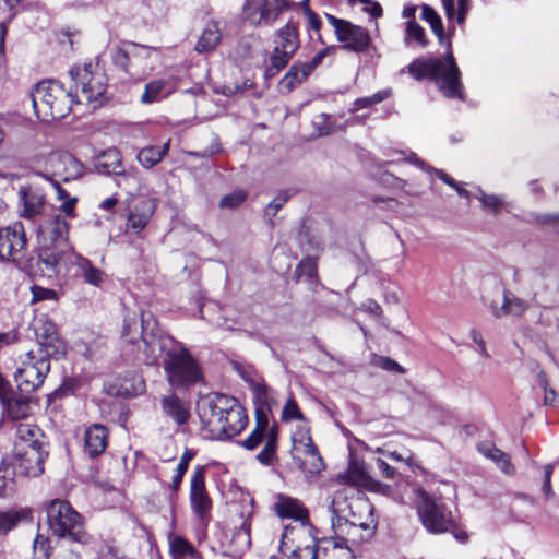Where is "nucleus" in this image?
Returning <instances> with one entry per match:
<instances>
[{"label":"nucleus","mask_w":559,"mask_h":559,"mask_svg":"<svg viewBox=\"0 0 559 559\" xmlns=\"http://www.w3.org/2000/svg\"><path fill=\"white\" fill-rule=\"evenodd\" d=\"M142 343L146 365H155L165 353L164 370L171 386L187 388L202 379L201 368L188 348L166 335L153 318L142 316Z\"/></svg>","instance_id":"f257e3e1"},{"label":"nucleus","mask_w":559,"mask_h":559,"mask_svg":"<svg viewBox=\"0 0 559 559\" xmlns=\"http://www.w3.org/2000/svg\"><path fill=\"white\" fill-rule=\"evenodd\" d=\"M202 429L211 439L223 440L239 435L248 424L245 407L228 395L210 393L197 404Z\"/></svg>","instance_id":"f03ea898"},{"label":"nucleus","mask_w":559,"mask_h":559,"mask_svg":"<svg viewBox=\"0 0 559 559\" xmlns=\"http://www.w3.org/2000/svg\"><path fill=\"white\" fill-rule=\"evenodd\" d=\"M408 72L418 81L424 79L432 80L440 92L448 98H464L461 72L451 51L450 44L443 59H415L409 63Z\"/></svg>","instance_id":"7ed1b4c3"},{"label":"nucleus","mask_w":559,"mask_h":559,"mask_svg":"<svg viewBox=\"0 0 559 559\" xmlns=\"http://www.w3.org/2000/svg\"><path fill=\"white\" fill-rule=\"evenodd\" d=\"M41 243L39 264L51 274H58L66 257L74 252L69 242V223L61 215H53L38 228Z\"/></svg>","instance_id":"20e7f679"},{"label":"nucleus","mask_w":559,"mask_h":559,"mask_svg":"<svg viewBox=\"0 0 559 559\" xmlns=\"http://www.w3.org/2000/svg\"><path fill=\"white\" fill-rule=\"evenodd\" d=\"M71 91L76 104L90 105L93 109L103 105L107 91V75L98 64L86 63L70 70Z\"/></svg>","instance_id":"39448f33"},{"label":"nucleus","mask_w":559,"mask_h":559,"mask_svg":"<svg viewBox=\"0 0 559 559\" xmlns=\"http://www.w3.org/2000/svg\"><path fill=\"white\" fill-rule=\"evenodd\" d=\"M74 102L72 91L66 92L57 81L40 82L32 93L35 114L46 122L64 118Z\"/></svg>","instance_id":"423d86ee"},{"label":"nucleus","mask_w":559,"mask_h":559,"mask_svg":"<svg viewBox=\"0 0 559 559\" xmlns=\"http://www.w3.org/2000/svg\"><path fill=\"white\" fill-rule=\"evenodd\" d=\"M418 497L417 513L421 524L429 533L451 532L457 542L462 544L467 542V533L455 524L451 511L443 502L424 490H418Z\"/></svg>","instance_id":"0eeeda50"},{"label":"nucleus","mask_w":559,"mask_h":559,"mask_svg":"<svg viewBox=\"0 0 559 559\" xmlns=\"http://www.w3.org/2000/svg\"><path fill=\"white\" fill-rule=\"evenodd\" d=\"M46 514L51 532L69 540L85 544L88 539L83 519L72 506L61 499H53L46 506Z\"/></svg>","instance_id":"6e6552de"},{"label":"nucleus","mask_w":559,"mask_h":559,"mask_svg":"<svg viewBox=\"0 0 559 559\" xmlns=\"http://www.w3.org/2000/svg\"><path fill=\"white\" fill-rule=\"evenodd\" d=\"M273 44L270 64L265 69L269 76H273L283 70L298 50L300 46L298 23L289 20L275 33Z\"/></svg>","instance_id":"1a4fd4ad"},{"label":"nucleus","mask_w":559,"mask_h":559,"mask_svg":"<svg viewBox=\"0 0 559 559\" xmlns=\"http://www.w3.org/2000/svg\"><path fill=\"white\" fill-rule=\"evenodd\" d=\"M329 24L334 28L336 39L343 44L345 50L361 53L371 47V37L369 32L359 25L332 14H325Z\"/></svg>","instance_id":"9d476101"},{"label":"nucleus","mask_w":559,"mask_h":559,"mask_svg":"<svg viewBox=\"0 0 559 559\" xmlns=\"http://www.w3.org/2000/svg\"><path fill=\"white\" fill-rule=\"evenodd\" d=\"M49 356L41 355L36 358L32 352L14 373L17 389L22 393H32L40 388L50 370Z\"/></svg>","instance_id":"9b49d317"},{"label":"nucleus","mask_w":559,"mask_h":559,"mask_svg":"<svg viewBox=\"0 0 559 559\" xmlns=\"http://www.w3.org/2000/svg\"><path fill=\"white\" fill-rule=\"evenodd\" d=\"M27 253V237L21 222L0 228V259L21 262Z\"/></svg>","instance_id":"f8f14e48"},{"label":"nucleus","mask_w":559,"mask_h":559,"mask_svg":"<svg viewBox=\"0 0 559 559\" xmlns=\"http://www.w3.org/2000/svg\"><path fill=\"white\" fill-rule=\"evenodd\" d=\"M33 328L44 355L60 358L66 354V344L60 338L56 324L49 318L45 314L36 316Z\"/></svg>","instance_id":"ddd939ff"},{"label":"nucleus","mask_w":559,"mask_h":559,"mask_svg":"<svg viewBox=\"0 0 559 559\" xmlns=\"http://www.w3.org/2000/svg\"><path fill=\"white\" fill-rule=\"evenodd\" d=\"M290 5L288 0H247L243 14L253 25H271Z\"/></svg>","instance_id":"4468645a"},{"label":"nucleus","mask_w":559,"mask_h":559,"mask_svg":"<svg viewBox=\"0 0 559 559\" xmlns=\"http://www.w3.org/2000/svg\"><path fill=\"white\" fill-rule=\"evenodd\" d=\"M190 504L194 514L202 522L207 521L212 501L205 488V468L197 466L190 484Z\"/></svg>","instance_id":"2eb2a0df"},{"label":"nucleus","mask_w":559,"mask_h":559,"mask_svg":"<svg viewBox=\"0 0 559 559\" xmlns=\"http://www.w3.org/2000/svg\"><path fill=\"white\" fill-rule=\"evenodd\" d=\"M47 456V448L13 451L11 464L16 468L19 475L37 477L44 472V462Z\"/></svg>","instance_id":"dca6fc26"},{"label":"nucleus","mask_w":559,"mask_h":559,"mask_svg":"<svg viewBox=\"0 0 559 559\" xmlns=\"http://www.w3.org/2000/svg\"><path fill=\"white\" fill-rule=\"evenodd\" d=\"M52 174L63 181L76 180L84 174L83 164L68 152H58L49 156L48 159Z\"/></svg>","instance_id":"f3484780"},{"label":"nucleus","mask_w":559,"mask_h":559,"mask_svg":"<svg viewBox=\"0 0 559 559\" xmlns=\"http://www.w3.org/2000/svg\"><path fill=\"white\" fill-rule=\"evenodd\" d=\"M274 511L280 518L299 521L304 530L309 526L308 510L297 500L285 495H278Z\"/></svg>","instance_id":"a211bd4d"},{"label":"nucleus","mask_w":559,"mask_h":559,"mask_svg":"<svg viewBox=\"0 0 559 559\" xmlns=\"http://www.w3.org/2000/svg\"><path fill=\"white\" fill-rule=\"evenodd\" d=\"M44 433L34 425L19 424L15 431L13 451H24L31 449H46Z\"/></svg>","instance_id":"6ab92c4d"},{"label":"nucleus","mask_w":559,"mask_h":559,"mask_svg":"<svg viewBox=\"0 0 559 559\" xmlns=\"http://www.w3.org/2000/svg\"><path fill=\"white\" fill-rule=\"evenodd\" d=\"M337 480L342 484L366 488L381 487V483L372 479L368 474L365 463L358 460H352L347 469L337 475Z\"/></svg>","instance_id":"aec40b11"},{"label":"nucleus","mask_w":559,"mask_h":559,"mask_svg":"<svg viewBox=\"0 0 559 559\" xmlns=\"http://www.w3.org/2000/svg\"><path fill=\"white\" fill-rule=\"evenodd\" d=\"M19 197L23 205L21 214L22 217L33 219L41 213L46 202V197L40 189L32 186L21 187L19 190Z\"/></svg>","instance_id":"412c9836"},{"label":"nucleus","mask_w":559,"mask_h":559,"mask_svg":"<svg viewBox=\"0 0 559 559\" xmlns=\"http://www.w3.org/2000/svg\"><path fill=\"white\" fill-rule=\"evenodd\" d=\"M527 309L528 302L510 290L503 292L501 306H498L496 302L490 304L491 314L496 319H501L506 316L522 317Z\"/></svg>","instance_id":"4be33fe9"},{"label":"nucleus","mask_w":559,"mask_h":559,"mask_svg":"<svg viewBox=\"0 0 559 559\" xmlns=\"http://www.w3.org/2000/svg\"><path fill=\"white\" fill-rule=\"evenodd\" d=\"M107 441V428L100 424H95L85 430L84 450L91 457H95L105 451Z\"/></svg>","instance_id":"5701e85b"},{"label":"nucleus","mask_w":559,"mask_h":559,"mask_svg":"<svg viewBox=\"0 0 559 559\" xmlns=\"http://www.w3.org/2000/svg\"><path fill=\"white\" fill-rule=\"evenodd\" d=\"M29 394L22 392L20 394H12L10 391L7 400H0L12 420L23 419L32 414V397Z\"/></svg>","instance_id":"b1692460"},{"label":"nucleus","mask_w":559,"mask_h":559,"mask_svg":"<svg viewBox=\"0 0 559 559\" xmlns=\"http://www.w3.org/2000/svg\"><path fill=\"white\" fill-rule=\"evenodd\" d=\"M160 406L164 414L178 425H185L190 417L189 404L175 394L164 396Z\"/></svg>","instance_id":"393cba45"},{"label":"nucleus","mask_w":559,"mask_h":559,"mask_svg":"<svg viewBox=\"0 0 559 559\" xmlns=\"http://www.w3.org/2000/svg\"><path fill=\"white\" fill-rule=\"evenodd\" d=\"M70 257L73 258L71 263L76 267L78 275L83 277L86 284L99 286L104 282L105 273L94 266L87 258L76 253L75 251L72 252Z\"/></svg>","instance_id":"a878e982"},{"label":"nucleus","mask_w":559,"mask_h":559,"mask_svg":"<svg viewBox=\"0 0 559 559\" xmlns=\"http://www.w3.org/2000/svg\"><path fill=\"white\" fill-rule=\"evenodd\" d=\"M177 87L173 79H158L145 85V91L142 94L143 103L160 102L170 95Z\"/></svg>","instance_id":"bb28decb"},{"label":"nucleus","mask_w":559,"mask_h":559,"mask_svg":"<svg viewBox=\"0 0 559 559\" xmlns=\"http://www.w3.org/2000/svg\"><path fill=\"white\" fill-rule=\"evenodd\" d=\"M478 451L488 460L492 461L507 475L515 472L509 454L498 449L492 442L485 441L477 445Z\"/></svg>","instance_id":"cd10ccee"},{"label":"nucleus","mask_w":559,"mask_h":559,"mask_svg":"<svg viewBox=\"0 0 559 559\" xmlns=\"http://www.w3.org/2000/svg\"><path fill=\"white\" fill-rule=\"evenodd\" d=\"M269 419L266 413L259 408L255 412V428L254 430L241 442L242 447L247 450L257 449L263 440H266V435L270 430Z\"/></svg>","instance_id":"c85d7f7f"},{"label":"nucleus","mask_w":559,"mask_h":559,"mask_svg":"<svg viewBox=\"0 0 559 559\" xmlns=\"http://www.w3.org/2000/svg\"><path fill=\"white\" fill-rule=\"evenodd\" d=\"M95 167L104 175H122L120 153L116 150H108L96 157Z\"/></svg>","instance_id":"c756f323"},{"label":"nucleus","mask_w":559,"mask_h":559,"mask_svg":"<svg viewBox=\"0 0 559 559\" xmlns=\"http://www.w3.org/2000/svg\"><path fill=\"white\" fill-rule=\"evenodd\" d=\"M240 518L242 519V521L240 525L236 527L231 536V544L235 547V551L243 552L248 550L251 545V523L250 514L245 516L243 513H241Z\"/></svg>","instance_id":"7c9ffc66"},{"label":"nucleus","mask_w":559,"mask_h":559,"mask_svg":"<svg viewBox=\"0 0 559 559\" xmlns=\"http://www.w3.org/2000/svg\"><path fill=\"white\" fill-rule=\"evenodd\" d=\"M447 20L456 21L457 24L465 22L471 8V0H441Z\"/></svg>","instance_id":"2f4dec72"},{"label":"nucleus","mask_w":559,"mask_h":559,"mask_svg":"<svg viewBox=\"0 0 559 559\" xmlns=\"http://www.w3.org/2000/svg\"><path fill=\"white\" fill-rule=\"evenodd\" d=\"M221 41V29L218 23L211 22L203 29L197 46L195 50L198 52H206L214 49L218 43Z\"/></svg>","instance_id":"473e14b6"},{"label":"nucleus","mask_w":559,"mask_h":559,"mask_svg":"<svg viewBox=\"0 0 559 559\" xmlns=\"http://www.w3.org/2000/svg\"><path fill=\"white\" fill-rule=\"evenodd\" d=\"M309 75V67H305L304 62H297L293 64L289 71L284 75L281 81V85L287 92H292L302 82H305Z\"/></svg>","instance_id":"72a5a7b5"},{"label":"nucleus","mask_w":559,"mask_h":559,"mask_svg":"<svg viewBox=\"0 0 559 559\" xmlns=\"http://www.w3.org/2000/svg\"><path fill=\"white\" fill-rule=\"evenodd\" d=\"M299 468L305 473L307 478L319 476L325 469V464L319 450L310 453L308 456L299 457Z\"/></svg>","instance_id":"f704fd0d"},{"label":"nucleus","mask_w":559,"mask_h":559,"mask_svg":"<svg viewBox=\"0 0 559 559\" xmlns=\"http://www.w3.org/2000/svg\"><path fill=\"white\" fill-rule=\"evenodd\" d=\"M28 510H8L0 512V535H5L21 521H29Z\"/></svg>","instance_id":"c9c22d12"},{"label":"nucleus","mask_w":559,"mask_h":559,"mask_svg":"<svg viewBox=\"0 0 559 559\" xmlns=\"http://www.w3.org/2000/svg\"><path fill=\"white\" fill-rule=\"evenodd\" d=\"M332 530L334 532L335 537L340 540L337 542L342 546H344L347 542L356 540V533L358 532V526L348 521V519L336 520V522L331 524Z\"/></svg>","instance_id":"e433bc0d"},{"label":"nucleus","mask_w":559,"mask_h":559,"mask_svg":"<svg viewBox=\"0 0 559 559\" xmlns=\"http://www.w3.org/2000/svg\"><path fill=\"white\" fill-rule=\"evenodd\" d=\"M277 450V429L272 426L266 435V440L262 451L257 455V460L263 465H271L276 459Z\"/></svg>","instance_id":"4c0bfd02"},{"label":"nucleus","mask_w":559,"mask_h":559,"mask_svg":"<svg viewBox=\"0 0 559 559\" xmlns=\"http://www.w3.org/2000/svg\"><path fill=\"white\" fill-rule=\"evenodd\" d=\"M293 444L294 451L296 452L295 456L299 460V457H305L310 455L318 450V447L314 444L309 430H300L298 433L293 436Z\"/></svg>","instance_id":"58836bf2"},{"label":"nucleus","mask_w":559,"mask_h":559,"mask_svg":"<svg viewBox=\"0 0 559 559\" xmlns=\"http://www.w3.org/2000/svg\"><path fill=\"white\" fill-rule=\"evenodd\" d=\"M19 474L16 468L3 461L0 464V497L11 495L15 489V475Z\"/></svg>","instance_id":"ea45409f"},{"label":"nucleus","mask_w":559,"mask_h":559,"mask_svg":"<svg viewBox=\"0 0 559 559\" xmlns=\"http://www.w3.org/2000/svg\"><path fill=\"white\" fill-rule=\"evenodd\" d=\"M170 550L175 558L191 557L195 559L201 555L190 542L181 536L170 539Z\"/></svg>","instance_id":"a19ab883"},{"label":"nucleus","mask_w":559,"mask_h":559,"mask_svg":"<svg viewBox=\"0 0 559 559\" xmlns=\"http://www.w3.org/2000/svg\"><path fill=\"white\" fill-rule=\"evenodd\" d=\"M138 45L132 41L123 43L117 47L112 53V61L124 72H129V61L131 55H136Z\"/></svg>","instance_id":"79ce46f5"},{"label":"nucleus","mask_w":559,"mask_h":559,"mask_svg":"<svg viewBox=\"0 0 559 559\" xmlns=\"http://www.w3.org/2000/svg\"><path fill=\"white\" fill-rule=\"evenodd\" d=\"M421 19L429 23L431 31L442 44L444 40V29L441 17L436 12V10L428 4H423Z\"/></svg>","instance_id":"37998d69"},{"label":"nucleus","mask_w":559,"mask_h":559,"mask_svg":"<svg viewBox=\"0 0 559 559\" xmlns=\"http://www.w3.org/2000/svg\"><path fill=\"white\" fill-rule=\"evenodd\" d=\"M290 193L288 191H280L275 198L266 205L264 210V222L271 226H275V216L278 211L285 205V203L289 200Z\"/></svg>","instance_id":"c03bdc74"},{"label":"nucleus","mask_w":559,"mask_h":559,"mask_svg":"<svg viewBox=\"0 0 559 559\" xmlns=\"http://www.w3.org/2000/svg\"><path fill=\"white\" fill-rule=\"evenodd\" d=\"M401 154L406 156V159L414 164L416 167L427 171V173H435L437 177L442 180L444 183L450 186L451 188H456V181L451 178L448 174H445L441 169H436L433 167L428 166L423 159L418 158L417 155L413 152L405 153L401 152Z\"/></svg>","instance_id":"a18cd8bd"},{"label":"nucleus","mask_w":559,"mask_h":559,"mask_svg":"<svg viewBox=\"0 0 559 559\" xmlns=\"http://www.w3.org/2000/svg\"><path fill=\"white\" fill-rule=\"evenodd\" d=\"M329 512L331 515V524L336 522V520L346 519L348 511L350 510L349 503L346 498L341 493H335V496L331 499L329 503Z\"/></svg>","instance_id":"49530a36"},{"label":"nucleus","mask_w":559,"mask_h":559,"mask_svg":"<svg viewBox=\"0 0 559 559\" xmlns=\"http://www.w3.org/2000/svg\"><path fill=\"white\" fill-rule=\"evenodd\" d=\"M169 142H166L160 147L148 146L142 148V166L151 168L158 164L162 158L168 153Z\"/></svg>","instance_id":"de8ad7c7"},{"label":"nucleus","mask_w":559,"mask_h":559,"mask_svg":"<svg viewBox=\"0 0 559 559\" xmlns=\"http://www.w3.org/2000/svg\"><path fill=\"white\" fill-rule=\"evenodd\" d=\"M404 41L409 45L416 43L421 47L427 46L424 28L416 21H407Z\"/></svg>","instance_id":"09e8293b"},{"label":"nucleus","mask_w":559,"mask_h":559,"mask_svg":"<svg viewBox=\"0 0 559 559\" xmlns=\"http://www.w3.org/2000/svg\"><path fill=\"white\" fill-rule=\"evenodd\" d=\"M538 323L542 326L554 330L559 336V310L556 308H543L539 313Z\"/></svg>","instance_id":"8fccbe9b"},{"label":"nucleus","mask_w":559,"mask_h":559,"mask_svg":"<svg viewBox=\"0 0 559 559\" xmlns=\"http://www.w3.org/2000/svg\"><path fill=\"white\" fill-rule=\"evenodd\" d=\"M59 296L53 289L45 288L41 286L32 287V302L39 304L41 301H50L53 306L58 304Z\"/></svg>","instance_id":"3c124183"},{"label":"nucleus","mask_w":559,"mask_h":559,"mask_svg":"<svg viewBox=\"0 0 559 559\" xmlns=\"http://www.w3.org/2000/svg\"><path fill=\"white\" fill-rule=\"evenodd\" d=\"M131 199L128 201L127 207V224H126V233L130 236L140 234V215L136 213V205L131 207V202H133V194L130 195Z\"/></svg>","instance_id":"603ef678"},{"label":"nucleus","mask_w":559,"mask_h":559,"mask_svg":"<svg viewBox=\"0 0 559 559\" xmlns=\"http://www.w3.org/2000/svg\"><path fill=\"white\" fill-rule=\"evenodd\" d=\"M318 559H354V556L347 546L335 543L332 549L320 550Z\"/></svg>","instance_id":"864d4df0"},{"label":"nucleus","mask_w":559,"mask_h":559,"mask_svg":"<svg viewBox=\"0 0 559 559\" xmlns=\"http://www.w3.org/2000/svg\"><path fill=\"white\" fill-rule=\"evenodd\" d=\"M317 260L311 257H306L298 263L295 274L298 278L306 277L310 280L317 275Z\"/></svg>","instance_id":"5fc2aeb1"},{"label":"nucleus","mask_w":559,"mask_h":559,"mask_svg":"<svg viewBox=\"0 0 559 559\" xmlns=\"http://www.w3.org/2000/svg\"><path fill=\"white\" fill-rule=\"evenodd\" d=\"M390 94H391L390 90H382V91L374 93L371 96L357 98L354 103L353 110H359V109L367 108L372 105L379 104V103L383 102L384 99H386L390 96Z\"/></svg>","instance_id":"6e6d98bb"},{"label":"nucleus","mask_w":559,"mask_h":559,"mask_svg":"<svg viewBox=\"0 0 559 559\" xmlns=\"http://www.w3.org/2000/svg\"><path fill=\"white\" fill-rule=\"evenodd\" d=\"M282 419L285 421L305 420V417L293 396H289L286 401V404L282 411Z\"/></svg>","instance_id":"4d7b16f0"},{"label":"nucleus","mask_w":559,"mask_h":559,"mask_svg":"<svg viewBox=\"0 0 559 559\" xmlns=\"http://www.w3.org/2000/svg\"><path fill=\"white\" fill-rule=\"evenodd\" d=\"M247 193L242 190L234 191L229 194L224 195L219 201L221 209H236L245 202Z\"/></svg>","instance_id":"13d9d810"},{"label":"nucleus","mask_w":559,"mask_h":559,"mask_svg":"<svg viewBox=\"0 0 559 559\" xmlns=\"http://www.w3.org/2000/svg\"><path fill=\"white\" fill-rule=\"evenodd\" d=\"M320 550L317 544L312 540L311 544L304 547H297L292 550V559H318Z\"/></svg>","instance_id":"bf43d9fd"},{"label":"nucleus","mask_w":559,"mask_h":559,"mask_svg":"<svg viewBox=\"0 0 559 559\" xmlns=\"http://www.w3.org/2000/svg\"><path fill=\"white\" fill-rule=\"evenodd\" d=\"M298 5L304 10L308 23V28L319 33L321 28V21L320 17L310 9L309 0H302Z\"/></svg>","instance_id":"052dcab7"},{"label":"nucleus","mask_w":559,"mask_h":559,"mask_svg":"<svg viewBox=\"0 0 559 559\" xmlns=\"http://www.w3.org/2000/svg\"><path fill=\"white\" fill-rule=\"evenodd\" d=\"M476 198L481 202L484 207L499 210L503 205V200L495 194H486L480 188L478 189Z\"/></svg>","instance_id":"680f3d73"},{"label":"nucleus","mask_w":559,"mask_h":559,"mask_svg":"<svg viewBox=\"0 0 559 559\" xmlns=\"http://www.w3.org/2000/svg\"><path fill=\"white\" fill-rule=\"evenodd\" d=\"M469 337L473 341V343L475 344V347H474L475 352H477V354L480 357L488 358L489 353L487 350L486 342L484 340L481 332L477 329H471Z\"/></svg>","instance_id":"e2e57ef3"},{"label":"nucleus","mask_w":559,"mask_h":559,"mask_svg":"<svg viewBox=\"0 0 559 559\" xmlns=\"http://www.w3.org/2000/svg\"><path fill=\"white\" fill-rule=\"evenodd\" d=\"M34 552L36 556L38 557H44L46 559H50V554H49V546H48V540L47 538L38 535L35 540H34Z\"/></svg>","instance_id":"0e129e2a"},{"label":"nucleus","mask_w":559,"mask_h":559,"mask_svg":"<svg viewBox=\"0 0 559 559\" xmlns=\"http://www.w3.org/2000/svg\"><path fill=\"white\" fill-rule=\"evenodd\" d=\"M132 328L134 330L136 328L135 314H133L132 317H126L123 319V326H122V332H121V337L124 338L127 342L133 344L135 342V340L133 337H129L131 334Z\"/></svg>","instance_id":"69168bd1"},{"label":"nucleus","mask_w":559,"mask_h":559,"mask_svg":"<svg viewBox=\"0 0 559 559\" xmlns=\"http://www.w3.org/2000/svg\"><path fill=\"white\" fill-rule=\"evenodd\" d=\"M19 340V332L15 329L7 332H0V348L14 344Z\"/></svg>","instance_id":"338daca9"},{"label":"nucleus","mask_w":559,"mask_h":559,"mask_svg":"<svg viewBox=\"0 0 559 559\" xmlns=\"http://www.w3.org/2000/svg\"><path fill=\"white\" fill-rule=\"evenodd\" d=\"M78 199L75 197H70L62 201V204L60 205V211L64 213L68 217H74L75 216V205H76Z\"/></svg>","instance_id":"774afa93"}]
</instances>
